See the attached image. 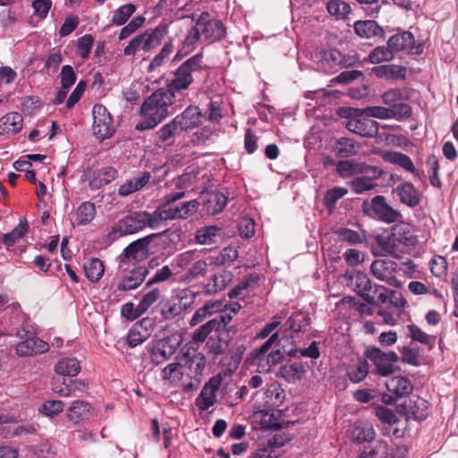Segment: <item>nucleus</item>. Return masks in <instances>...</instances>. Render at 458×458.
<instances>
[{
	"label": "nucleus",
	"mask_w": 458,
	"mask_h": 458,
	"mask_svg": "<svg viewBox=\"0 0 458 458\" xmlns=\"http://www.w3.org/2000/svg\"><path fill=\"white\" fill-rule=\"evenodd\" d=\"M233 275L231 271L221 269L215 273L209 281L204 285L207 294L212 295L224 290L233 280Z\"/></svg>",
	"instance_id": "obj_25"
},
{
	"label": "nucleus",
	"mask_w": 458,
	"mask_h": 458,
	"mask_svg": "<svg viewBox=\"0 0 458 458\" xmlns=\"http://www.w3.org/2000/svg\"><path fill=\"white\" fill-rule=\"evenodd\" d=\"M391 289L384 285L374 284L372 294H374V303L372 305L383 306L389 303Z\"/></svg>",
	"instance_id": "obj_63"
},
{
	"label": "nucleus",
	"mask_w": 458,
	"mask_h": 458,
	"mask_svg": "<svg viewBox=\"0 0 458 458\" xmlns=\"http://www.w3.org/2000/svg\"><path fill=\"white\" fill-rule=\"evenodd\" d=\"M221 229L216 225L199 228L195 234V240L199 244H215L217 242Z\"/></svg>",
	"instance_id": "obj_45"
},
{
	"label": "nucleus",
	"mask_w": 458,
	"mask_h": 458,
	"mask_svg": "<svg viewBox=\"0 0 458 458\" xmlns=\"http://www.w3.org/2000/svg\"><path fill=\"white\" fill-rule=\"evenodd\" d=\"M387 443L384 440H379L369 451L362 452L358 458H387Z\"/></svg>",
	"instance_id": "obj_60"
},
{
	"label": "nucleus",
	"mask_w": 458,
	"mask_h": 458,
	"mask_svg": "<svg viewBox=\"0 0 458 458\" xmlns=\"http://www.w3.org/2000/svg\"><path fill=\"white\" fill-rule=\"evenodd\" d=\"M29 332L22 329L21 333H18V336L25 340L16 345V353L21 357L33 356L42 354L49 350V344L36 336H29Z\"/></svg>",
	"instance_id": "obj_15"
},
{
	"label": "nucleus",
	"mask_w": 458,
	"mask_h": 458,
	"mask_svg": "<svg viewBox=\"0 0 458 458\" xmlns=\"http://www.w3.org/2000/svg\"><path fill=\"white\" fill-rule=\"evenodd\" d=\"M161 377L164 381L168 382L171 386H180L183 389V385L188 383L184 375L182 374V369L181 367L180 360L166 365L161 371Z\"/></svg>",
	"instance_id": "obj_30"
},
{
	"label": "nucleus",
	"mask_w": 458,
	"mask_h": 458,
	"mask_svg": "<svg viewBox=\"0 0 458 458\" xmlns=\"http://www.w3.org/2000/svg\"><path fill=\"white\" fill-rule=\"evenodd\" d=\"M173 52L174 45L172 39H170L165 43L160 52L150 61L148 66L147 67L148 72L151 73L160 68Z\"/></svg>",
	"instance_id": "obj_48"
},
{
	"label": "nucleus",
	"mask_w": 458,
	"mask_h": 458,
	"mask_svg": "<svg viewBox=\"0 0 458 458\" xmlns=\"http://www.w3.org/2000/svg\"><path fill=\"white\" fill-rule=\"evenodd\" d=\"M327 8L328 13L336 18H344L351 12L350 5L340 0L330 1Z\"/></svg>",
	"instance_id": "obj_62"
},
{
	"label": "nucleus",
	"mask_w": 458,
	"mask_h": 458,
	"mask_svg": "<svg viewBox=\"0 0 458 458\" xmlns=\"http://www.w3.org/2000/svg\"><path fill=\"white\" fill-rule=\"evenodd\" d=\"M305 373V368L301 362H292L282 365L278 376L289 383L301 380Z\"/></svg>",
	"instance_id": "obj_39"
},
{
	"label": "nucleus",
	"mask_w": 458,
	"mask_h": 458,
	"mask_svg": "<svg viewBox=\"0 0 458 458\" xmlns=\"http://www.w3.org/2000/svg\"><path fill=\"white\" fill-rule=\"evenodd\" d=\"M202 114L197 106H189L181 114L174 117L175 121L183 131L192 130L201 123Z\"/></svg>",
	"instance_id": "obj_24"
},
{
	"label": "nucleus",
	"mask_w": 458,
	"mask_h": 458,
	"mask_svg": "<svg viewBox=\"0 0 458 458\" xmlns=\"http://www.w3.org/2000/svg\"><path fill=\"white\" fill-rule=\"evenodd\" d=\"M409 335L413 341L419 342L431 349L434 346L435 337L422 331L418 326L411 324L407 326Z\"/></svg>",
	"instance_id": "obj_57"
},
{
	"label": "nucleus",
	"mask_w": 458,
	"mask_h": 458,
	"mask_svg": "<svg viewBox=\"0 0 458 458\" xmlns=\"http://www.w3.org/2000/svg\"><path fill=\"white\" fill-rule=\"evenodd\" d=\"M388 47L393 52L406 51L411 55H421L424 47L418 42L411 31L405 30L393 35L388 40Z\"/></svg>",
	"instance_id": "obj_14"
},
{
	"label": "nucleus",
	"mask_w": 458,
	"mask_h": 458,
	"mask_svg": "<svg viewBox=\"0 0 458 458\" xmlns=\"http://www.w3.org/2000/svg\"><path fill=\"white\" fill-rule=\"evenodd\" d=\"M154 234L131 242L124 250V258H136L139 253L147 250Z\"/></svg>",
	"instance_id": "obj_52"
},
{
	"label": "nucleus",
	"mask_w": 458,
	"mask_h": 458,
	"mask_svg": "<svg viewBox=\"0 0 458 458\" xmlns=\"http://www.w3.org/2000/svg\"><path fill=\"white\" fill-rule=\"evenodd\" d=\"M29 230V224L25 218L20 219L19 224L9 233L3 234L2 242L7 250L15 256L25 251L23 237Z\"/></svg>",
	"instance_id": "obj_13"
},
{
	"label": "nucleus",
	"mask_w": 458,
	"mask_h": 458,
	"mask_svg": "<svg viewBox=\"0 0 458 458\" xmlns=\"http://www.w3.org/2000/svg\"><path fill=\"white\" fill-rule=\"evenodd\" d=\"M136 5L133 4H126L116 9L112 17V23L122 26L127 22L129 18L135 13Z\"/></svg>",
	"instance_id": "obj_54"
},
{
	"label": "nucleus",
	"mask_w": 458,
	"mask_h": 458,
	"mask_svg": "<svg viewBox=\"0 0 458 458\" xmlns=\"http://www.w3.org/2000/svg\"><path fill=\"white\" fill-rule=\"evenodd\" d=\"M86 277L92 283H97L103 276L105 266L102 259H87L83 264Z\"/></svg>",
	"instance_id": "obj_43"
},
{
	"label": "nucleus",
	"mask_w": 458,
	"mask_h": 458,
	"mask_svg": "<svg viewBox=\"0 0 458 458\" xmlns=\"http://www.w3.org/2000/svg\"><path fill=\"white\" fill-rule=\"evenodd\" d=\"M167 33V25L159 24L153 30H148L142 33L145 39V52H149L158 47L165 34Z\"/></svg>",
	"instance_id": "obj_35"
},
{
	"label": "nucleus",
	"mask_w": 458,
	"mask_h": 458,
	"mask_svg": "<svg viewBox=\"0 0 458 458\" xmlns=\"http://www.w3.org/2000/svg\"><path fill=\"white\" fill-rule=\"evenodd\" d=\"M151 326L152 323L150 318H143L142 320L136 322L127 334V344L131 348H134L148 339L150 336V331L148 327Z\"/></svg>",
	"instance_id": "obj_21"
},
{
	"label": "nucleus",
	"mask_w": 458,
	"mask_h": 458,
	"mask_svg": "<svg viewBox=\"0 0 458 458\" xmlns=\"http://www.w3.org/2000/svg\"><path fill=\"white\" fill-rule=\"evenodd\" d=\"M362 209L366 215L375 216L386 224L395 223L402 217L401 212L388 205L383 195L373 197L370 202L365 200Z\"/></svg>",
	"instance_id": "obj_10"
},
{
	"label": "nucleus",
	"mask_w": 458,
	"mask_h": 458,
	"mask_svg": "<svg viewBox=\"0 0 458 458\" xmlns=\"http://www.w3.org/2000/svg\"><path fill=\"white\" fill-rule=\"evenodd\" d=\"M76 216L79 225L89 224L96 216L95 204L90 201L82 202L77 208Z\"/></svg>",
	"instance_id": "obj_51"
},
{
	"label": "nucleus",
	"mask_w": 458,
	"mask_h": 458,
	"mask_svg": "<svg viewBox=\"0 0 458 458\" xmlns=\"http://www.w3.org/2000/svg\"><path fill=\"white\" fill-rule=\"evenodd\" d=\"M376 432L369 424L356 426L352 430V437L358 444L371 442L374 440Z\"/></svg>",
	"instance_id": "obj_55"
},
{
	"label": "nucleus",
	"mask_w": 458,
	"mask_h": 458,
	"mask_svg": "<svg viewBox=\"0 0 458 458\" xmlns=\"http://www.w3.org/2000/svg\"><path fill=\"white\" fill-rule=\"evenodd\" d=\"M361 163L353 160H341L336 163V172L341 178L346 179L360 175Z\"/></svg>",
	"instance_id": "obj_49"
},
{
	"label": "nucleus",
	"mask_w": 458,
	"mask_h": 458,
	"mask_svg": "<svg viewBox=\"0 0 458 458\" xmlns=\"http://www.w3.org/2000/svg\"><path fill=\"white\" fill-rule=\"evenodd\" d=\"M381 157L384 161L388 162L390 164L397 165L402 168L405 169L408 172H411L414 174H417V169L415 168L411 159L405 154L398 151H386L381 155Z\"/></svg>",
	"instance_id": "obj_36"
},
{
	"label": "nucleus",
	"mask_w": 458,
	"mask_h": 458,
	"mask_svg": "<svg viewBox=\"0 0 458 458\" xmlns=\"http://www.w3.org/2000/svg\"><path fill=\"white\" fill-rule=\"evenodd\" d=\"M182 130L174 118L167 123L162 125L155 134V143L161 147H171L175 142L176 136L179 135Z\"/></svg>",
	"instance_id": "obj_22"
},
{
	"label": "nucleus",
	"mask_w": 458,
	"mask_h": 458,
	"mask_svg": "<svg viewBox=\"0 0 458 458\" xmlns=\"http://www.w3.org/2000/svg\"><path fill=\"white\" fill-rule=\"evenodd\" d=\"M179 342L174 336H167L156 341L150 350L151 360L159 365L170 360L178 348Z\"/></svg>",
	"instance_id": "obj_16"
},
{
	"label": "nucleus",
	"mask_w": 458,
	"mask_h": 458,
	"mask_svg": "<svg viewBox=\"0 0 458 458\" xmlns=\"http://www.w3.org/2000/svg\"><path fill=\"white\" fill-rule=\"evenodd\" d=\"M117 170L112 166H104L92 172L89 178V188L98 190L113 182L117 177Z\"/></svg>",
	"instance_id": "obj_28"
},
{
	"label": "nucleus",
	"mask_w": 458,
	"mask_h": 458,
	"mask_svg": "<svg viewBox=\"0 0 458 458\" xmlns=\"http://www.w3.org/2000/svg\"><path fill=\"white\" fill-rule=\"evenodd\" d=\"M198 173L194 169L187 168L184 173L174 179V184L177 189H187L197 179Z\"/></svg>",
	"instance_id": "obj_64"
},
{
	"label": "nucleus",
	"mask_w": 458,
	"mask_h": 458,
	"mask_svg": "<svg viewBox=\"0 0 458 458\" xmlns=\"http://www.w3.org/2000/svg\"><path fill=\"white\" fill-rule=\"evenodd\" d=\"M23 118L18 112H11L0 118V134L18 133L22 128Z\"/></svg>",
	"instance_id": "obj_34"
},
{
	"label": "nucleus",
	"mask_w": 458,
	"mask_h": 458,
	"mask_svg": "<svg viewBox=\"0 0 458 458\" xmlns=\"http://www.w3.org/2000/svg\"><path fill=\"white\" fill-rule=\"evenodd\" d=\"M225 35L226 29L222 21L213 18L208 12H203L196 21L195 26L188 32L183 43L191 47L201 38L212 43L220 41Z\"/></svg>",
	"instance_id": "obj_6"
},
{
	"label": "nucleus",
	"mask_w": 458,
	"mask_h": 458,
	"mask_svg": "<svg viewBox=\"0 0 458 458\" xmlns=\"http://www.w3.org/2000/svg\"><path fill=\"white\" fill-rule=\"evenodd\" d=\"M186 261L187 259H177L175 262L157 269L153 277L147 283V286L170 279L178 281V276L183 272L184 266L188 265Z\"/></svg>",
	"instance_id": "obj_19"
},
{
	"label": "nucleus",
	"mask_w": 458,
	"mask_h": 458,
	"mask_svg": "<svg viewBox=\"0 0 458 458\" xmlns=\"http://www.w3.org/2000/svg\"><path fill=\"white\" fill-rule=\"evenodd\" d=\"M220 306L221 303L219 302H207L195 311L190 322L191 326L202 323L206 318H211L215 313H218Z\"/></svg>",
	"instance_id": "obj_44"
},
{
	"label": "nucleus",
	"mask_w": 458,
	"mask_h": 458,
	"mask_svg": "<svg viewBox=\"0 0 458 458\" xmlns=\"http://www.w3.org/2000/svg\"><path fill=\"white\" fill-rule=\"evenodd\" d=\"M227 204V197L219 191H213L208 194L204 203L206 211L210 215H216L224 210Z\"/></svg>",
	"instance_id": "obj_40"
},
{
	"label": "nucleus",
	"mask_w": 458,
	"mask_h": 458,
	"mask_svg": "<svg viewBox=\"0 0 458 458\" xmlns=\"http://www.w3.org/2000/svg\"><path fill=\"white\" fill-rule=\"evenodd\" d=\"M91 410V405L84 401L76 400L72 403L66 411L68 420L73 423H78L85 420Z\"/></svg>",
	"instance_id": "obj_38"
},
{
	"label": "nucleus",
	"mask_w": 458,
	"mask_h": 458,
	"mask_svg": "<svg viewBox=\"0 0 458 458\" xmlns=\"http://www.w3.org/2000/svg\"><path fill=\"white\" fill-rule=\"evenodd\" d=\"M403 408L408 419L412 418L421 421L428 418V402L419 396L416 399H410L405 402Z\"/></svg>",
	"instance_id": "obj_27"
},
{
	"label": "nucleus",
	"mask_w": 458,
	"mask_h": 458,
	"mask_svg": "<svg viewBox=\"0 0 458 458\" xmlns=\"http://www.w3.org/2000/svg\"><path fill=\"white\" fill-rule=\"evenodd\" d=\"M386 386L387 390L397 398L409 395L413 390L411 380L405 377H394L386 382Z\"/></svg>",
	"instance_id": "obj_32"
},
{
	"label": "nucleus",
	"mask_w": 458,
	"mask_h": 458,
	"mask_svg": "<svg viewBox=\"0 0 458 458\" xmlns=\"http://www.w3.org/2000/svg\"><path fill=\"white\" fill-rule=\"evenodd\" d=\"M377 244L386 253L400 258L398 251L405 253L413 249L418 243L413 226L405 222H400L391 227L390 232L385 231L376 236Z\"/></svg>",
	"instance_id": "obj_2"
},
{
	"label": "nucleus",
	"mask_w": 458,
	"mask_h": 458,
	"mask_svg": "<svg viewBox=\"0 0 458 458\" xmlns=\"http://www.w3.org/2000/svg\"><path fill=\"white\" fill-rule=\"evenodd\" d=\"M347 184L356 194H362L366 191H369L376 186L373 182H370L368 178H364L362 175L355 177L352 181L348 182Z\"/></svg>",
	"instance_id": "obj_59"
},
{
	"label": "nucleus",
	"mask_w": 458,
	"mask_h": 458,
	"mask_svg": "<svg viewBox=\"0 0 458 458\" xmlns=\"http://www.w3.org/2000/svg\"><path fill=\"white\" fill-rule=\"evenodd\" d=\"M402 204L414 208L421 200L419 190L410 182H404L398 184L393 191Z\"/></svg>",
	"instance_id": "obj_20"
},
{
	"label": "nucleus",
	"mask_w": 458,
	"mask_h": 458,
	"mask_svg": "<svg viewBox=\"0 0 458 458\" xmlns=\"http://www.w3.org/2000/svg\"><path fill=\"white\" fill-rule=\"evenodd\" d=\"M310 325V318L307 313L301 311L293 312L284 324L285 331L293 333L306 332Z\"/></svg>",
	"instance_id": "obj_33"
},
{
	"label": "nucleus",
	"mask_w": 458,
	"mask_h": 458,
	"mask_svg": "<svg viewBox=\"0 0 458 458\" xmlns=\"http://www.w3.org/2000/svg\"><path fill=\"white\" fill-rule=\"evenodd\" d=\"M148 270L144 266H136L131 269L118 283L119 291H130L139 287L145 280Z\"/></svg>",
	"instance_id": "obj_23"
},
{
	"label": "nucleus",
	"mask_w": 458,
	"mask_h": 458,
	"mask_svg": "<svg viewBox=\"0 0 458 458\" xmlns=\"http://www.w3.org/2000/svg\"><path fill=\"white\" fill-rule=\"evenodd\" d=\"M355 33L362 38H385V30L375 21H357L354 23Z\"/></svg>",
	"instance_id": "obj_29"
},
{
	"label": "nucleus",
	"mask_w": 458,
	"mask_h": 458,
	"mask_svg": "<svg viewBox=\"0 0 458 458\" xmlns=\"http://www.w3.org/2000/svg\"><path fill=\"white\" fill-rule=\"evenodd\" d=\"M397 264L393 259H374L370 269L375 277L390 285H398L395 278Z\"/></svg>",
	"instance_id": "obj_17"
},
{
	"label": "nucleus",
	"mask_w": 458,
	"mask_h": 458,
	"mask_svg": "<svg viewBox=\"0 0 458 458\" xmlns=\"http://www.w3.org/2000/svg\"><path fill=\"white\" fill-rule=\"evenodd\" d=\"M284 354L281 350L272 351L268 355H265L257 360L258 368L262 372H269L271 369L281 363Z\"/></svg>",
	"instance_id": "obj_46"
},
{
	"label": "nucleus",
	"mask_w": 458,
	"mask_h": 458,
	"mask_svg": "<svg viewBox=\"0 0 458 458\" xmlns=\"http://www.w3.org/2000/svg\"><path fill=\"white\" fill-rule=\"evenodd\" d=\"M150 179L151 174L149 172H142L136 177L122 184L118 189V194L122 197H125L138 191L145 187L149 182Z\"/></svg>",
	"instance_id": "obj_31"
},
{
	"label": "nucleus",
	"mask_w": 458,
	"mask_h": 458,
	"mask_svg": "<svg viewBox=\"0 0 458 458\" xmlns=\"http://www.w3.org/2000/svg\"><path fill=\"white\" fill-rule=\"evenodd\" d=\"M146 227L157 229L153 213L148 211H136L124 216L116 224V229L122 234H131Z\"/></svg>",
	"instance_id": "obj_11"
},
{
	"label": "nucleus",
	"mask_w": 458,
	"mask_h": 458,
	"mask_svg": "<svg viewBox=\"0 0 458 458\" xmlns=\"http://www.w3.org/2000/svg\"><path fill=\"white\" fill-rule=\"evenodd\" d=\"M364 355L374 364L377 373L381 377H388L400 370L394 365L399 360V356L393 351L385 352L376 346H368Z\"/></svg>",
	"instance_id": "obj_9"
},
{
	"label": "nucleus",
	"mask_w": 458,
	"mask_h": 458,
	"mask_svg": "<svg viewBox=\"0 0 458 458\" xmlns=\"http://www.w3.org/2000/svg\"><path fill=\"white\" fill-rule=\"evenodd\" d=\"M337 154L341 157H349L356 154L354 141L348 138H340L336 141Z\"/></svg>",
	"instance_id": "obj_61"
},
{
	"label": "nucleus",
	"mask_w": 458,
	"mask_h": 458,
	"mask_svg": "<svg viewBox=\"0 0 458 458\" xmlns=\"http://www.w3.org/2000/svg\"><path fill=\"white\" fill-rule=\"evenodd\" d=\"M207 69L203 61V53H198L183 61L174 72V77L166 87L181 99L186 96L190 87L194 83L195 77Z\"/></svg>",
	"instance_id": "obj_3"
},
{
	"label": "nucleus",
	"mask_w": 458,
	"mask_h": 458,
	"mask_svg": "<svg viewBox=\"0 0 458 458\" xmlns=\"http://www.w3.org/2000/svg\"><path fill=\"white\" fill-rule=\"evenodd\" d=\"M55 371L61 376L75 377L81 371V364L76 358H63L55 364Z\"/></svg>",
	"instance_id": "obj_41"
},
{
	"label": "nucleus",
	"mask_w": 458,
	"mask_h": 458,
	"mask_svg": "<svg viewBox=\"0 0 458 458\" xmlns=\"http://www.w3.org/2000/svg\"><path fill=\"white\" fill-rule=\"evenodd\" d=\"M345 127L348 131L363 138H376L378 135L379 124L364 113V108L350 109Z\"/></svg>",
	"instance_id": "obj_8"
},
{
	"label": "nucleus",
	"mask_w": 458,
	"mask_h": 458,
	"mask_svg": "<svg viewBox=\"0 0 458 458\" xmlns=\"http://www.w3.org/2000/svg\"><path fill=\"white\" fill-rule=\"evenodd\" d=\"M182 356L179 360L188 383L183 385V391L191 392L196 390L203 377L206 368V356L198 351L191 344H187L182 348Z\"/></svg>",
	"instance_id": "obj_4"
},
{
	"label": "nucleus",
	"mask_w": 458,
	"mask_h": 458,
	"mask_svg": "<svg viewBox=\"0 0 458 458\" xmlns=\"http://www.w3.org/2000/svg\"><path fill=\"white\" fill-rule=\"evenodd\" d=\"M369 363L367 360H359L356 364L349 366L347 376L351 382L360 383L366 378L369 374Z\"/></svg>",
	"instance_id": "obj_47"
},
{
	"label": "nucleus",
	"mask_w": 458,
	"mask_h": 458,
	"mask_svg": "<svg viewBox=\"0 0 458 458\" xmlns=\"http://www.w3.org/2000/svg\"><path fill=\"white\" fill-rule=\"evenodd\" d=\"M266 403L269 406H278L284 398V391L276 383L267 386L265 392Z\"/></svg>",
	"instance_id": "obj_58"
},
{
	"label": "nucleus",
	"mask_w": 458,
	"mask_h": 458,
	"mask_svg": "<svg viewBox=\"0 0 458 458\" xmlns=\"http://www.w3.org/2000/svg\"><path fill=\"white\" fill-rule=\"evenodd\" d=\"M394 59V52L388 45L379 46L373 49L369 55V61L371 64H380L383 62H389Z\"/></svg>",
	"instance_id": "obj_56"
},
{
	"label": "nucleus",
	"mask_w": 458,
	"mask_h": 458,
	"mask_svg": "<svg viewBox=\"0 0 458 458\" xmlns=\"http://www.w3.org/2000/svg\"><path fill=\"white\" fill-rule=\"evenodd\" d=\"M242 305L238 301L225 305L223 310L210 318L207 323L199 327L192 333V342L194 344L204 343L212 332H218L221 330L232 331L233 327L227 328L233 318L240 311Z\"/></svg>",
	"instance_id": "obj_7"
},
{
	"label": "nucleus",
	"mask_w": 458,
	"mask_h": 458,
	"mask_svg": "<svg viewBox=\"0 0 458 458\" xmlns=\"http://www.w3.org/2000/svg\"><path fill=\"white\" fill-rule=\"evenodd\" d=\"M351 279L358 294L368 303H374V294H372V284L368 276L362 272H355Z\"/></svg>",
	"instance_id": "obj_26"
},
{
	"label": "nucleus",
	"mask_w": 458,
	"mask_h": 458,
	"mask_svg": "<svg viewBox=\"0 0 458 458\" xmlns=\"http://www.w3.org/2000/svg\"><path fill=\"white\" fill-rule=\"evenodd\" d=\"M181 100L174 92L159 88L145 99L140 107L143 120L136 125L139 131L154 129L169 115L168 107L176 100Z\"/></svg>",
	"instance_id": "obj_1"
},
{
	"label": "nucleus",
	"mask_w": 458,
	"mask_h": 458,
	"mask_svg": "<svg viewBox=\"0 0 458 458\" xmlns=\"http://www.w3.org/2000/svg\"><path fill=\"white\" fill-rule=\"evenodd\" d=\"M92 115L94 135L100 140L111 137L114 131V127L113 117L107 108L101 104H96L92 109Z\"/></svg>",
	"instance_id": "obj_12"
},
{
	"label": "nucleus",
	"mask_w": 458,
	"mask_h": 458,
	"mask_svg": "<svg viewBox=\"0 0 458 458\" xmlns=\"http://www.w3.org/2000/svg\"><path fill=\"white\" fill-rule=\"evenodd\" d=\"M335 233L343 242L351 244L362 243L366 240V233L364 231L357 232L349 228H338Z\"/></svg>",
	"instance_id": "obj_53"
},
{
	"label": "nucleus",
	"mask_w": 458,
	"mask_h": 458,
	"mask_svg": "<svg viewBox=\"0 0 458 458\" xmlns=\"http://www.w3.org/2000/svg\"><path fill=\"white\" fill-rule=\"evenodd\" d=\"M188 265L184 266V270L178 276V281L190 283L199 276H203L207 270V263L204 259H199L191 263L190 259L186 261Z\"/></svg>",
	"instance_id": "obj_37"
},
{
	"label": "nucleus",
	"mask_w": 458,
	"mask_h": 458,
	"mask_svg": "<svg viewBox=\"0 0 458 458\" xmlns=\"http://www.w3.org/2000/svg\"><path fill=\"white\" fill-rule=\"evenodd\" d=\"M185 196L184 191L167 194L164 202L153 212L157 227L169 220L186 219L197 212L199 203L196 199L186 201L181 205L174 206V203Z\"/></svg>",
	"instance_id": "obj_5"
},
{
	"label": "nucleus",
	"mask_w": 458,
	"mask_h": 458,
	"mask_svg": "<svg viewBox=\"0 0 458 458\" xmlns=\"http://www.w3.org/2000/svg\"><path fill=\"white\" fill-rule=\"evenodd\" d=\"M221 380L211 377L202 387L200 394L195 400V404L200 411H207L216 402V393L220 387Z\"/></svg>",
	"instance_id": "obj_18"
},
{
	"label": "nucleus",
	"mask_w": 458,
	"mask_h": 458,
	"mask_svg": "<svg viewBox=\"0 0 458 458\" xmlns=\"http://www.w3.org/2000/svg\"><path fill=\"white\" fill-rule=\"evenodd\" d=\"M323 60L331 68H342L352 65V63L337 49H330L323 53Z\"/></svg>",
	"instance_id": "obj_50"
},
{
	"label": "nucleus",
	"mask_w": 458,
	"mask_h": 458,
	"mask_svg": "<svg viewBox=\"0 0 458 458\" xmlns=\"http://www.w3.org/2000/svg\"><path fill=\"white\" fill-rule=\"evenodd\" d=\"M348 193V189L335 186L327 191L323 198V204L327 210L332 214L336 208L337 201Z\"/></svg>",
	"instance_id": "obj_42"
}]
</instances>
